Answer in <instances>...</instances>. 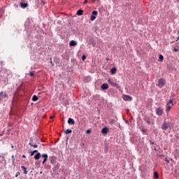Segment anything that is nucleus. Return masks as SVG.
Returning <instances> with one entry per match:
<instances>
[{"label": "nucleus", "instance_id": "1", "mask_svg": "<svg viewBox=\"0 0 179 179\" xmlns=\"http://www.w3.org/2000/svg\"><path fill=\"white\" fill-rule=\"evenodd\" d=\"M173 99H171L166 104V113H169L170 110H171V107H173L174 106V103H173Z\"/></svg>", "mask_w": 179, "mask_h": 179}, {"label": "nucleus", "instance_id": "2", "mask_svg": "<svg viewBox=\"0 0 179 179\" xmlns=\"http://www.w3.org/2000/svg\"><path fill=\"white\" fill-rule=\"evenodd\" d=\"M169 128H170V123L167 122H164L162 124V129H163V131H167Z\"/></svg>", "mask_w": 179, "mask_h": 179}, {"label": "nucleus", "instance_id": "3", "mask_svg": "<svg viewBox=\"0 0 179 179\" xmlns=\"http://www.w3.org/2000/svg\"><path fill=\"white\" fill-rule=\"evenodd\" d=\"M164 85H166V81L164 80V79L161 78L158 80V87H160V89H162V87H163Z\"/></svg>", "mask_w": 179, "mask_h": 179}, {"label": "nucleus", "instance_id": "4", "mask_svg": "<svg viewBox=\"0 0 179 179\" xmlns=\"http://www.w3.org/2000/svg\"><path fill=\"white\" fill-rule=\"evenodd\" d=\"M123 100L124 101H132V97L129 95H123Z\"/></svg>", "mask_w": 179, "mask_h": 179}, {"label": "nucleus", "instance_id": "5", "mask_svg": "<svg viewBox=\"0 0 179 179\" xmlns=\"http://www.w3.org/2000/svg\"><path fill=\"white\" fill-rule=\"evenodd\" d=\"M155 113L157 114V115H163V110L162 108H157L156 110H155Z\"/></svg>", "mask_w": 179, "mask_h": 179}, {"label": "nucleus", "instance_id": "6", "mask_svg": "<svg viewBox=\"0 0 179 179\" xmlns=\"http://www.w3.org/2000/svg\"><path fill=\"white\" fill-rule=\"evenodd\" d=\"M98 14H99V13L96 10H94L92 12V14L91 15L92 22H93V20H94L96 19V16H97Z\"/></svg>", "mask_w": 179, "mask_h": 179}, {"label": "nucleus", "instance_id": "7", "mask_svg": "<svg viewBox=\"0 0 179 179\" xmlns=\"http://www.w3.org/2000/svg\"><path fill=\"white\" fill-rule=\"evenodd\" d=\"M49 160H50L51 164H55V163H57V157H50L49 158Z\"/></svg>", "mask_w": 179, "mask_h": 179}, {"label": "nucleus", "instance_id": "8", "mask_svg": "<svg viewBox=\"0 0 179 179\" xmlns=\"http://www.w3.org/2000/svg\"><path fill=\"white\" fill-rule=\"evenodd\" d=\"M8 97V95L5 92H1L0 93V101L1 100H3V99H6Z\"/></svg>", "mask_w": 179, "mask_h": 179}, {"label": "nucleus", "instance_id": "9", "mask_svg": "<svg viewBox=\"0 0 179 179\" xmlns=\"http://www.w3.org/2000/svg\"><path fill=\"white\" fill-rule=\"evenodd\" d=\"M41 157H43V164H44V163H45V162H47V159H48V155L47 154H43L41 155Z\"/></svg>", "mask_w": 179, "mask_h": 179}, {"label": "nucleus", "instance_id": "10", "mask_svg": "<svg viewBox=\"0 0 179 179\" xmlns=\"http://www.w3.org/2000/svg\"><path fill=\"white\" fill-rule=\"evenodd\" d=\"M70 47H73L75 45H78V42H76V41H71L70 43H69Z\"/></svg>", "mask_w": 179, "mask_h": 179}, {"label": "nucleus", "instance_id": "11", "mask_svg": "<svg viewBox=\"0 0 179 179\" xmlns=\"http://www.w3.org/2000/svg\"><path fill=\"white\" fill-rule=\"evenodd\" d=\"M68 124H69L70 125H74L75 124V120H73V119H72V118H69Z\"/></svg>", "mask_w": 179, "mask_h": 179}, {"label": "nucleus", "instance_id": "12", "mask_svg": "<svg viewBox=\"0 0 179 179\" xmlns=\"http://www.w3.org/2000/svg\"><path fill=\"white\" fill-rule=\"evenodd\" d=\"M101 88L102 89V90H106L107 89H108V85L107 84H103L101 86Z\"/></svg>", "mask_w": 179, "mask_h": 179}, {"label": "nucleus", "instance_id": "13", "mask_svg": "<svg viewBox=\"0 0 179 179\" xmlns=\"http://www.w3.org/2000/svg\"><path fill=\"white\" fill-rule=\"evenodd\" d=\"M41 157V154L40 152H38L36 153L35 155H34V159L36 160H38V159H40V157Z\"/></svg>", "mask_w": 179, "mask_h": 179}, {"label": "nucleus", "instance_id": "14", "mask_svg": "<svg viewBox=\"0 0 179 179\" xmlns=\"http://www.w3.org/2000/svg\"><path fill=\"white\" fill-rule=\"evenodd\" d=\"M108 128L107 127H103L101 130L102 134H108Z\"/></svg>", "mask_w": 179, "mask_h": 179}, {"label": "nucleus", "instance_id": "15", "mask_svg": "<svg viewBox=\"0 0 179 179\" xmlns=\"http://www.w3.org/2000/svg\"><path fill=\"white\" fill-rule=\"evenodd\" d=\"M20 6H21V8H22L23 9H25V8H27V6H29V4L21 3H20Z\"/></svg>", "mask_w": 179, "mask_h": 179}, {"label": "nucleus", "instance_id": "16", "mask_svg": "<svg viewBox=\"0 0 179 179\" xmlns=\"http://www.w3.org/2000/svg\"><path fill=\"white\" fill-rule=\"evenodd\" d=\"M22 170L24 171V174H27V169L24 167V166H21Z\"/></svg>", "mask_w": 179, "mask_h": 179}, {"label": "nucleus", "instance_id": "17", "mask_svg": "<svg viewBox=\"0 0 179 179\" xmlns=\"http://www.w3.org/2000/svg\"><path fill=\"white\" fill-rule=\"evenodd\" d=\"M77 15H78V16H81V15H83V10H78L77 11Z\"/></svg>", "mask_w": 179, "mask_h": 179}, {"label": "nucleus", "instance_id": "18", "mask_svg": "<svg viewBox=\"0 0 179 179\" xmlns=\"http://www.w3.org/2000/svg\"><path fill=\"white\" fill-rule=\"evenodd\" d=\"M111 86H113V87H117V89L120 88V85L115 83H113Z\"/></svg>", "mask_w": 179, "mask_h": 179}, {"label": "nucleus", "instance_id": "19", "mask_svg": "<svg viewBox=\"0 0 179 179\" xmlns=\"http://www.w3.org/2000/svg\"><path fill=\"white\" fill-rule=\"evenodd\" d=\"M141 131L143 134V135H146L147 132H148V129L143 128V129H141Z\"/></svg>", "mask_w": 179, "mask_h": 179}, {"label": "nucleus", "instance_id": "20", "mask_svg": "<svg viewBox=\"0 0 179 179\" xmlns=\"http://www.w3.org/2000/svg\"><path fill=\"white\" fill-rule=\"evenodd\" d=\"M163 59H164V57H163V55H159V62H162V61H163Z\"/></svg>", "mask_w": 179, "mask_h": 179}, {"label": "nucleus", "instance_id": "21", "mask_svg": "<svg viewBox=\"0 0 179 179\" xmlns=\"http://www.w3.org/2000/svg\"><path fill=\"white\" fill-rule=\"evenodd\" d=\"M33 101H37L38 100V97L37 96L34 95L32 98Z\"/></svg>", "mask_w": 179, "mask_h": 179}, {"label": "nucleus", "instance_id": "22", "mask_svg": "<svg viewBox=\"0 0 179 179\" xmlns=\"http://www.w3.org/2000/svg\"><path fill=\"white\" fill-rule=\"evenodd\" d=\"M65 134H66V135H68V134H72V130H71V129H66V130L65 131Z\"/></svg>", "mask_w": 179, "mask_h": 179}, {"label": "nucleus", "instance_id": "23", "mask_svg": "<svg viewBox=\"0 0 179 179\" xmlns=\"http://www.w3.org/2000/svg\"><path fill=\"white\" fill-rule=\"evenodd\" d=\"M110 72L111 73H115V72H117V69L113 68L112 69H110Z\"/></svg>", "mask_w": 179, "mask_h": 179}, {"label": "nucleus", "instance_id": "24", "mask_svg": "<svg viewBox=\"0 0 179 179\" xmlns=\"http://www.w3.org/2000/svg\"><path fill=\"white\" fill-rule=\"evenodd\" d=\"M37 152H38L37 150H35L31 152V156H34V153H37Z\"/></svg>", "mask_w": 179, "mask_h": 179}, {"label": "nucleus", "instance_id": "25", "mask_svg": "<svg viewBox=\"0 0 179 179\" xmlns=\"http://www.w3.org/2000/svg\"><path fill=\"white\" fill-rule=\"evenodd\" d=\"M154 178H159V176L157 175V172H154Z\"/></svg>", "mask_w": 179, "mask_h": 179}, {"label": "nucleus", "instance_id": "26", "mask_svg": "<svg viewBox=\"0 0 179 179\" xmlns=\"http://www.w3.org/2000/svg\"><path fill=\"white\" fill-rule=\"evenodd\" d=\"M29 145H30V146H32L33 148H38V145H37L36 144L33 145V144H31V143H29Z\"/></svg>", "mask_w": 179, "mask_h": 179}, {"label": "nucleus", "instance_id": "27", "mask_svg": "<svg viewBox=\"0 0 179 179\" xmlns=\"http://www.w3.org/2000/svg\"><path fill=\"white\" fill-rule=\"evenodd\" d=\"M85 59H86V55H83L82 56V60H83V61H85Z\"/></svg>", "mask_w": 179, "mask_h": 179}, {"label": "nucleus", "instance_id": "28", "mask_svg": "<svg viewBox=\"0 0 179 179\" xmlns=\"http://www.w3.org/2000/svg\"><path fill=\"white\" fill-rule=\"evenodd\" d=\"M108 83H110V85H113V83L110 78H109L108 80Z\"/></svg>", "mask_w": 179, "mask_h": 179}, {"label": "nucleus", "instance_id": "29", "mask_svg": "<svg viewBox=\"0 0 179 179\" xmlns=\"http://www.w3.org/2000/svg\"><path fill=\"white\" fill-rule=\"evenodd\" d=\"M91 132H92V130H91V129H87V130L86 131V134H91Z\"/></svg>", "mask_w": 179, "mask_h": 179}, {"label": "nucleus", "instance_id": "30", "mask_svg": "<svg viewBox=\"0 0 179 179\" xmlns=\"http://www.w3.org/2000/svg\"><path fill=\"white\" fill-rule=\"evenodd\" d=\"M164 160H165V162H166V163H170V161L169 160V159L165 158Z\"/></svg>", "mask_w": 179, "mask_h": 179}, {"label": "nucleus", "instance_id": "31", "mask_svg": "<svg viewBox=\"0 0 179 179\" xmlns=\"http://www.w3.org/2000/svg\"><path fill=\"white\" fill-rule=\"evenodd\" d=\"M20 176V172H17V173H16V175H15V177H17V176Z\"/></svg>", "mask_w": 179, "mask_h": 179}, {"label": "nucleus", "instance_id": "32", "mask_svg": "<svg viewBox=\"0 0 179 179\" xmlns=\"http://www.w3.org/2000/svg\"><path fill=\"white\" fill-rule=\"evenodd\" d=\"M34 75V73H33V72L29 73V76H33Z\"/></svg>", "mask_w": 179, "mask_h": 179}, {"label": "nucleus", "instance_id": "33", "mask_svg": "<svg viewBox=\"0 0 179 179\" xmlns=\"http://www.w3.org/2000/svg\"><path fill=\"white\" fill-rule=\"evenodd\" d=\"M146 122H147V124H150V120H146Z\"/></svg>", "mask_w": 179, "mask_h": 179}, {"label": "nucleus", "instance_id": "34", "mask_svg": "<svg viewBox=\"0 0 179 179\" xmlns=\"http://www.w3.org/2000/svg\"><path fill=\"white\" fill-rule=\"evenodd\" d=\"M84 3H87V0H85V1H84Z\"/></svg>", "mask_w": 179, "mask_h": 179}, {"label": "nucleus", "instance_id": "35", "mask_svg": "<svg viewBox=\"0 0 179 179\" xmlns=\"http://www.w3.org/2000/svg\"><path fill=\"white\" fill-rule=\"evenodd\" d=\"M22 157H23L24 159H26V155H22Z\"/></svg>", "mask_w": 179, "mask_h": 179}, {"label": "nucleus", "instance_id": "36", "mask_svg": "<svg viewBox=\"0 0 179 179\" xmlns=\"http://www.w3.org/2000/svg\"><path fill=\"white\" fill-rule=\"evenodd\" d=\"M52 118H54V117H52V116H50V119H51V120H52Z\"/></svg>", "mask_w": 179, "mask_h": 179}, {"label": "nucleus", "instance_id": "37", "mask_svg": "<svg viewBox=\"0 0 179 179\" xmlns=\"http://www.w3.org/2000/svg\"><path fill=\"white\" fill-rule=\"evenodd\" d=\"M42 3H43V5H45V3H44V1H43Z\"/></svg>", "mask_w": 179, "mask_h": 179}, {"label": "nucleus", "instance_id": "38", "mask_svg": "<svg viewBox=\"0 0 179 179\" xmlns=\"http://www.w3.org/2000/svg\"><path fill=\"white\" fill-rule=\"evenodd\" d=\"M40 174H43V171H41V172H40Z\"/></svg>", "mask_w": 179, "mask_h": 179}, {"label": "nucleus", "instance_id": "39", "mask_svg": "<svg viewBox=\"0 0 179 179\" xmlns=\"http://www.w3.org/2000/svg\"><path fill=\"white\" fill-rule=\"evenodd\" d=\"M107 61H108V58H106Z\"/></svg>", "mask_w": 179, "mask_h": 179}, {"label": "nucleus", "instance_id": "40", "mask_svg": "<svg viewBox=\"0 0 179 179\" xmlns=\"http://www.w3.org/2000/svg\"><path fill=\"white\" fill-rule=\"evenodd\" d=\"M150 143L153 145V143H152V141H150Z\"/></svg>", "mask_w": 179, "mask_h": 179}, {"label": "nucleus", "instance_id": "41", "mask_svg": "<svg viewBox=\"0 0 179 179\" xmlns=\"http://www.w3.org/2000/svg\"><path fill=\"white\" fill-rule=\"evenodd\" d=\"M150 143L153 145V143H152V141H150Z\"/></svg>", "mask_w": 179, "mask_h": 179}, {"label": "nucleus", "instance_id": "42", "mask_svg": "<svg viewBox=\"0 0 179 179\" xmlns=\"http://www.w3.org/2000/svg\"><path fill=\"white\" fill-rule=\"evenodd\" d=\"M150 143L153 145V143H152V141H150Z\"/></svg>", "mask_w": 179, "mask_h": 179}, {"label": "nucleus", "instance_id": "43", "mask_svg": "<svg viewBox=\"0 0 179 179\" xmlns=\"http://www.w3.org/2000/svg\"><path fill=\"white\" fill-rule=\"evenodd\" d=\"M11 148H13V145Z\"/></svg>", "mask_w": 179, "mask_h": 179}, {"label": "nucleus", "instance_id": "44", "mask_svg": "<svg viewBox=\"0 0 179 179\" xmlns=\"http://www.w3.org/2000/svg\"><path fill=\"white\" fill-rule=\"evenodd\" d=\"M92 1H96V0H92Z\"/></svg>", "mask_w": 179, "mask_h": 179}]
</instances>
